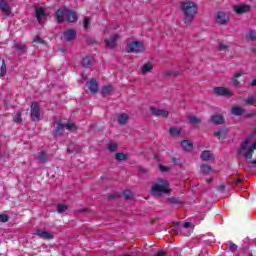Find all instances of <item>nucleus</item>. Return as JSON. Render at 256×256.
Instances as JSON below:
<instances>
[{
  "mask_svg": "<svg viewBox=\"0 0 256 256\" xmlns=\"http://www.w3.org/2000/svg\"><path fill=\"white\" fill-rule=\"evenodd\" d=\"M181 10L185 15L184 23L191 25L195 19V15H197V4L195 2H181Z\"/></svg>",
  "mask_w": 256,
  "mask_h": 256,
  "instance_id": "nucleus-1",
  "label": "nucleus"
},
{
  "mask_svg": "<svg viewBox=\"0 0 256 256\" xmlns=\"http://www.w3.org/2000/svg\"><path fill=\"white\" fill-rule=\"evenodd\" d=\"M163 193L167 195L171 193V189H169V181L160 179L152 186L151 194L154 197H163Z\"/></svg>",
  "mask_w": 256,
  "mask_h": 256,
  "instance_id": "nucleus-2",
  "label": "nucleus"
},
{
  "mask_svg": "<svg viewBox=\"0 0 256 256\" xmlns=\"http://www.w3.org/2000/svg\"><path fill=\"white\" fill-rule=\"evenodd\" d=\"M145 44L141 41H133L127 44L126 53H143Z\"/></svg>",
  "mask_w": 256,
  "mask_h": 256,
  "instance_id": "nucleus-3",
  "label": "nucleus"
},
{
  "mask_svg": "<svg viewBox=\"0 0 256 256\" xmlns=\"http://www.w3.org/2000/svg\"><path fill=\"white\" fill-rule=\"evenodd\" d=\"M30 111V117L32 121L35 123H37V121H41V108L39 107V102H32Z\"/></svg>",
  "mask_w": 256,
  "mask_h": 256,
  "instance_id": "nucleus-4",
  "label": "nucleus"
},
{
  "mask_svg": "<svg viewBox=\"0 0 256 256\" xmlns=\"http://www.w3.org/2000/svg\"><path fill=\"white\" fill-rule=\"evenodd\" d=\"M150 112L152 115H154V117H163L164 119H167V117H169V111L156 108L155 106L150 107Z\"/></svg>",
  "mask_w": 256,
  "mask_h": 256,
  "instance_id": "nucleus-5",
  "label": "nucleus"
},
{
  "mask_svg": "<svg viewBox=\"0 0 256 256\" xmlns=\"http://www.w3.org/2000/svg\"><path fill=\"white\" fill-rule=\"evenodd\" d=\"M255 133L250 134L240 145V148L237 150L238 155H243V152L249 147V143L254 139Z\"/></svg>",
  "mask_w": 256,
  "mask_h": 256,
  "instance_id": "nucleus-6",
  "label": "nucleus"
},
{
  "mask_svg": "<svg viewBox=\"0 0 256 256\" xmlns=\"http://www.w3.org/2000/svg\"><path fill=\"white\" fill-rule=\"evenodd\" d=\"M233 9L237 15H243L244 13H249V11H251V6L249 4H240L233 6Z\"/></svg>",
  "mask_w": 256,
  "mask_h": 256,
  "instance_id": "nucleus-7",
  "label": "nucleus"
},
{
  "mask_svg": "<svg viewBox=\"0 0 256 256\" xmlns=\"http://www.w3.org/2000/svg\"><path fill=\"white\" fill-rule=\"evenodd\" d=\"M117 41H119V34H113L109 39L105 40V45L109 49H115L117 47Z\"/></svg>",
  "mask_w": 256,
  "mask_h": 256,
  "instance_id": "nucleus-8",
  "label": "nucleus"
},
{
  "mask_svg": "<svg viewBox=\"0 0 256 256\" xmlns=\"http://www.w3.org/2000/svg\"><path fill=\"white\" fill-rule=\"evenodd\" d=\"M229 135V129L227 127L220 128L218 131L214 132V137H217L219 141H225Z\"/></svg>",
  "mask_w": 256,
  "mask_h": 256,
  "instance_id": "nucleus-9",
  "label": "nucleus"
},
{
  "mask_svg": "<svg viewBox=\"0 0 256 256\" xmlns=\"http://www.w3.org/2000/svg\"><path fill=\"white\" fill-rule=\"evenodd\" d=\"M229 21V15L227 13L220 11L216 15V22L218 25H227V22Z\"/></svg>",
  "mask_w": 256,
  "mask_h": 256,
  "instance_id": "nucleus-10",
  "label": "nucleus"
},
{
  "mask_svg": "<svg viewBox=\"0 0 256 256\" xmlns=\"http://www.w3.org/2000/svg\"><path fill=\"white\" fill-rule=\"evenodd\" d=\"M47 12H45V9L41 6H36L35 7V16L38 21V23H41V19H46L47 17Z\"/></svg>",
  "mask_w": 256,
  "mask_h": 256,
  "instance_id": "nucleus-11",
  "label": "nucleus"
},
{
  "mask_svg": "<svg viewBox=\"0 0 256 256\" xmlns=\"http://www.w3.org/2000/svg\"><path fill=\"white\" fill-rule=\"evenodd\" d=\"M214 93L215 95H219L222 97H229L230 95H233L229 90V88H225V87H215Z\"/></svg>",
  "mask_w": 256,
  "mask_h": 256,
  "instance_id": "nucleus-12",
  "label": "nucleus"
},
{
  "mask_svg": "<svg viewBox=\"0 0 256 256\" xmlns=\"http://www.w3.org/2000/svg\"><path fill=\"white\" fill-rule=\"evenodd\" d=\"M88 89L92 95H96L99 92V84L95 78L90 79Z\"/></svg>",
  "mask_w": 256,
  "mask_h": 256,
  "instance_id": "nucleus-13",
  "label": "nucleus"
},
{
  "mask_svg": "<svg viewBox=\"0 0 256 256\" xmlns=\"http://www.w3.org/2000/svg\"><path fill=\"white\" fill-rule=\"evenodd\" d=\"M34 235H37L38 237H40V239H47V240H51L54 238L53 233L44 231L42 229H38L35 231Z\"/></svg>",
  "mask_w": 256,
  "mask_h": 256,
  "instance_id": "nucleus-14",
  "label": "nucleus"
},
{
  "mask_svg": "<svg viewBox=\"0 0 256 256\" xmlns=\"http://www.w3.org/2000/svg\"><path fill=\"white\" fill-rule=\"evenodd\" d=\"M65 41H73L77 37V31L75 29H68L63 32Z\"/></svg>",
  "mask_w": 256,
  "mask_h": 256,
  "instance_id": "nucleus-15",
  "label": "nucleus"
},
{
  "mask_svg": "<svg viewBox=\"0 0 256 256\" xmlns=\"http://www.w3.org/2000/svg\"><path fill=\"white\" fill-rule=\"evenodd\" d=\"M56 128L54 130V137H61V135H63V133L65 132V124H63V122H61V120H58L56 122Z\"/></svg>",
  "mask_w": 256,
  "mask_h": 256,
  "instance_id": "nucleus-16",
  "label": "nucleus"
},
{
  "mask_svg": "<svg viewBox=\"0 0 256 256\" xmlns=\"http://www.w3.org/2000/svg\"><path fill=\"white\" fill-rule=\"evenodd\" d=\"M66 19L68 23H76L77 19H79V15L73 10L66 9Z\"/></svg>",
  "mask_w": 256,
  "mask_h": 256,
  "instance_id": "nucleus-17",
  "label": "nucleus"
},
{
  "mask_svg": "<svg viewBox=\"0 0 256 256\" xmlns=\"http://www.w3.org/2000/svg\"><path fill=\"white\" fill-rule=\"evenodd\" d=\"M66 16H67V8L58 9L55 13V18L58 23H63L65 21Z\"/></svg>",
  "mask_w": 256,
  "mask_h": 256,
  "instance_id": "nucleus-18",
  "label": "nucleus"
},
{
  "mask_svg": "<svg viewBox=\"0 0 256 256\" xmlns=\"http://www.w3.org/2000/svg\"><path fill=\"white\" fill-rule=\"evenodd\" d=\"M0 9H1L2 13H5V15L7 17H9V15H11V6L9 5V3L1 0L0 1Z\"/></svg>",
  "mask_w": 256,
  "mask_h": 256,
  "instance_id": "nucleus-19",
  "label": "nucleus"
},
{
  "mask_svg": "<svg viewBox=\"0 0 256 256\" xmlns=\"http://www.w3.org/2000/svg\"><path fill=\"white\" fill-rule=\"evenodd\" d=\"M95 59L91 55H87L82 59V67H85L86 69H89L91 65H93V62Z\"/></svg>",
  "mask_w": 256,
  "mask_h": 256,
  "instance_id": "nucleus-20",
  "label": "nucleus"
},
{
  "mask_svg": "<svg viewBox=\"0 0 256 256\" xmlns=\"http://www.w3.org/2000/svg\"><path fill=\"white\" fill-rule=\"evenodd\" d=\"M181 147L184 151H188V152L193 151V144L189 140H182Z\"/></svg>",
  "mask_w": 256,
  "mask_h": 256,
  "instance_id": "nucleus-21",
  "label": "nucleus"
},
{
  "mask_svg": "<svg viewBox=\"0 0 256 256\" xmlns=\"http://www.w3.org/2000/svg\"><path fill=\"white\" fill-rule=\"evenodd\" d=\"M211 121L214 125H223L225 118L222 115H213L211 117Z\"/></svg>",
  "mask_w": 256,
  "mask_h": 256,
  "instance_id": "nucleus-22",
  "label": "nucleus"
},
{
  "mask_svg": "<svg viewBox=\"0 0 256 256\" xmlns=\"http://www.w3.org/2000/svg\"><path fill=\"white\" fill-rule=\"evenodd\" d=\"M200 159H202V161H211V159H213V154H211V151L205 150L201 153Z\"/></svg>",
  "mask_w": 256,
  "mask_h": 256,
  "instance_id": "nucleus-23",
  "label": "nucleus"
},
{
  "mask_svg": "<svg viewBox=\"0 0 256 256\" xmlns=\"http://www.w3.org/2000/svg\"><path fill=\"white\" fill-rule=\"evenodd\" d=\"M253 153H255V151L249 148L246 152H243V154H239V155H242L244 159H246L247 161H250L251 159H253Z\"/></svg>",
  "mask_w": 256,
  "mask_h": 256,
  "instance_id": "nucleus-24",
  "label": "nucleus"
},
{
  "mask_svg": "<svg viewBox=\"0 0 256 256\" xmlns=\"http://www.w3.org/2000/svg\"><path fill=\"white\" fill-rule=\"evenodd\" d=\"M111 91H113L112 85L104 86L101 89V94L103 95V97H107V95H111Z\"/></svg>",
  "mask_w": 256,
  "mask_h": 256,
  "instance_id": "nucleus-25",
  "label": "nucleus"
},
{
  "mask_svg": "<svg viewBox=\"0 0 256 256\" xmlns=\"http://www.w3.org/2000/svg\"><path fill=\"white\" fill-rule=\"evenodd\" d=\"M243 113H245V110L240 106L232 108V115H235L236 117L243 115Z\"/></svg>",
  "mask_w": 256,
  "mask_h": 256,
  "instance_id": "nucleus-26",
  "label": "nucleus"
},
{
  "mask_svg": "<svg viewBox=\"0 0 256 256\" xmlns=\"http://www.w3.org/2000/svg\"><path fill=\"white\" fill-rule=\"evenodd\" d=\"M127 121H129V115L123 113L118 117L119 125H127Z\"/></svg>",
  "mask_w": 256,
  "mask_h": 256,
  "instance_id": "nucleus-27",
  "label": "nucleus"
},
{
  "mask_svg": "<svg viewBox=\"0 0 256 256\" xmlns=\"http://www.w3.org/2000/svg\"><path fill=\"white\" fill-rule=\"evenodd\" d=\"M116 161H127L129 159V155L123 153V152H118L115 155Z\"/></svg>",
  "mask_w": 256,
  "mask_h": 256,
  "instance_id": "nucleus-28",
  "label": "nucleus"
},
{
  "mask_svg": "<svg viewBox=\"0 0 256 256\" xmlns=\"http://www.w3.org/2000/svg\"><path fill=\"white\" fill-rule=\"evenodd\" d=\"M150 71H153V64L151 63L144 64L142 67V73L144 75H147V73H149Z\"/></svg>",
  "mask_w": 256,
  "mask_h": 256,
  "instance_id": "nucleus-29",
  "label": "nucleus"
},
{
  "mask_svg": "<svg viewBox=\"0 0 256 256\" xmlns=\"http://www.w3.org/2000/svg\"><path fill=\"white\" fill-rule=\"evenodd\" d=\"M246 39L248 41H256V31L255 30H250L247 34H246Z\"/></svg>",
  "mask_w": 256,
  "mask_h": 256,
  "instance_id": "nucleus-30",
  "label": "nucleus"
},
{
  "mask_svg": "<svg viewBox=\"0 0 256 256\" xmlns=\"http://www.w3.org/2000/svg\"><path fill=\"white\" fill-rule=\"evenodd\" d=\"M239 77H243V73H236L234 75V77L232 78V82L234 83L235 87H239V85H241V82H239Z\"/></svg>",
  "mask_w": 256,
  "mask_h": 256,
  "instance_id": "nucleus-31",
  "label": "nucleus"
},
{
  "mask_svg": "<svg viewBox=\"0 0 256 256\" xmlns=\"http://www.w3.org/2000/svg\"><path fill=\"white\" fill-rule=\"evenodd\" d=\"M118 148L119 145H117V143L114 142H110L107 146L108 151H110L111 153H115V151H117Z\"/></svg>",
  "mask_w": 256,
  "mask_h": 256,
  "instance_id": "nucleus-32",
  "label": "nucleus"
},
{
  "mask_svg": "<svg viewBox=\"0 0 256 256\" xmlns=\"http://www.w3.org/2000/svg\"><path fill=\"white\" fill-rule=\"evenodd\" d=\"M5 75H7V64H5V60H3L0 67V77H5Z\"/></svg>",
  "mask_w": 256,
  "mask_h": 256,
  "instance_id": "nucleus-33",
  "label": "nucleus"
},
{
  "mask_svg": "<svg viewBox=\"0 0 256 256\" xmlns=\"http://www.w3.org/2000/svg\"><path fill=\"white\" fill-rule=\"evenodd\" d=\"M38 159L40 163H47V152L45 151L40 152L38 155Z\"/></svg>",
  "mask_w": 256,
  "mask_h": 256,
  "instance_id": "nucleus-34",
  "label": "nucleus"
},
{
  "mask_svg": "<svg viewBox=\"0 0 256 256\" xmlns=\"http://www.w3.org/2000/svg\"><path fill=\"white\" fill-rule=\"evenodd\" d=\"M67 209H69V206H67L66 204H58L57 205V212L58 213H65L67 211Z\"/></svg>",
  "mask_w": 256,
  "mask_h": 256,
  "instance_id": "nucleus-35",
  "label": "nucleus"
},
{
  "mask_svg": "<svg viewBox=\"0 0 256 256\" xmlns=\"http://www.w3.org/2000/svg\"><path fill=\"white\" fill-rule=\"evenodd\" d=\"M169 133L170 135L177 136V135H181V130L176 127H172L170 128Z\"/></svg>",
  "mask_w": 256,
  "mask_h": 256,
  "instance_id": "nucleus-36",
  "label": "nucleus"
},
{
  "mask_svg": "<svg viewBox=\"0 0 256 256\" xmlns=\"http://www.w3.org/2000/svg\"><path fill=\"white\" fill-rule=\"evenodd\" d=\"M165 76L166 77H171V76L179 77V71L168 70V71H166Z\"/></svg>",
  "mask_w": 256,
  "mask_h": 256,
  "instance_id": "nucleus-37",
  "label": "nucleus"
},
{
  "mask_svg": "<svg viewBox=\"0 0 256 256\" xmlns=\"http://www.w3.org/2000/svg\"><path fill=\"white\" fill-rule=\"evenodd\" d=\"M201 171H202V173H204V175H207V173H209V171H211V166H209L207 164H202Z\"/></svg>",
  "mask_w": 256,
  "mask_h": 256,
  "instance_id": "nucleus-38",
  "label": "nucleus"
},
{
  "mask_svg": "<svg viewBox=\"0 0 256 256\" xmlns=\"http://www.w3.org/2000/svg\"><path fill=\"white\" fill-rule=\"evenodd\" d=\"M168 202L171 203V205H181L182 204V202H180V200L175 197L168 198Z\"/></svg>",
  "mask_w": 256,
  "mask_h": 256,
  "instance_id": "nucleus-39",
  "label": "nucleus"
},
{
  "mask_svg": "<svg viewBox=\"0 0 256 256\" xmlns=\"http://www.w3.org/2000/svg\"><path fill=\"white\" fill-rule=\"evenodd\" d=\"M14 123H22L23 118H21V112H17L13 118Z\"/></svg>",
  "mask_w": 256,
  "mask_h": 256,
  "instance_id": "nucleus-40",
  "label": "nucleus"
},
{
  "mask_svg": "<svg viewBox=\"0 0 256 256\" xmlns=\"http://www.w3.org/2000/svg\"><path fill=\"white\" fill-rule=\"evenodd\" d=\"M123 195L125 197V199H133V192H131L130 190H125L123 192Z\"/></svg>",
  "mask_w": 256,
  "mask_h": 256,
  "instance_id": "nucleus-41",
  "label": "nucleus"
},
{
  "mask_svg": "<svg viewBox=\"0 0 256 256\" xmlns=\"http://www.w3.org/2000/svg\"><path fill=\"white\" fill-rule=\"evenodd\" d=\"M14 49H16L17 51H23L24 49H27V46L21 43H17L14 45Z\"/></svg>",
  "mask_w": 256,
  "mask_h": 256,
  "instance_id": "nucleus-42",
  "label": "nucleus"
},
{
  "mask_svg": "<svg viewBox=\"0 0 256 256\" xmlns=\"http://www.w3.org/2000/svg\"><path fill=\"white\" fill-rule=\"evenodd\" d=\"M190 123H191V125H199V123H201V120L197 117H191Z\"/></svg>",
  "mask_w": 256,
  "mask_h": 256,
  "instance_id": "nucleus-43",
  "label": "nucleus"
},
{
  "mask_svg": "<svg viewBox=\"0 0 256 256\" xmlns=\"http://www.w3.org/2000/svg\"><path fill=\"white\" fill-rule=\"evenodd\" d=\"M86 43L87 45H95L97 44V40H95V38L86 37Z\"/></svg>",
  "mask_w": 256,
  "mask_h": 256,
  "instance_id": "nucleus-44",
  "label": "nucleus"
},
{
  "mask_svg": "<svg viewBox=\"0 0 256 256\" xmlns=\"http://www.w3.org/2000/svg\"><path fill=\"white\" fill-rule=\"evenodd\" d=\"M9 221V216L7 214H0V223H7Z\"/></svg>",
  "mask_w": 256,
  "mask_h": 256,
  "instance_id": "nucleus-45",
  "label": "nucleus"
},
{
  "mask_svg": "<svg viewBox=\"0 0 256 256\" xmlns=\"http://www.w3.org/2000/svg\"><path fill=\"white\" fill-rule=\"evenodd\" d=\"M66 129H68V131H71L73 129H77V125H75V123H69V124H64Z\"/></svg>",
  "mask_w": 256,
  "mask_h": 256,
  "instance_id": "nucleus-46",
  "label": "nucleus"
},
{
  "mask_svg": "<svg viewBox=\"0 0 256 256\" xmlns=\"http://www.w3.org/2000/svg\"><path fill=\"white\" fill-rule=\"evenodd\" d=\"M158 167L162 173H167V171H169V167L164 166L163 164H158Z\"/></svg>",
  "mask_w": 256,
  "mask_h": 256,
  "instance_id": "nucleus-47",
  "label": "nucleus"
},
{
  "mask_svg": "<svg viewBox=\"0 0 256 256\" xmlns=\"http://www.w3.org/2000/svg\"><path fill=\"white\" fill-rule=\"evenodd\" d=\"M230 251L232 253H235V251H237V245L233 242L230 243Z\"/></svg>",
  "mask_w": 256,
  "mask_h": 256,
  "instance_id": "nucleus-48",
  "label": "nucleus"
},
{
  "mask_svg": "<svg viewBox=\"0 0 256 256\" xmlns=\"http://www.w3.org/2000/svg\"><path fill=\"white\" fill-rule=\"evenodd\" d=\"M34 43H40V44H43V43H45V40H43L41 37H39V36H36L35 38H34Z\"/></svg>",
  "mask_w": 256,
  "mask_h": 256,
  "instance_id": "nucleus-49",
  "label": "nucleus"
},
{
  "mask_svg": "<svg viewBox=\"0 0 256 256\" xmlns=\"http://www.w3.org/2000/svg\"><path fill=\"white\" fill-rule=\"evenodd\" d=\"M108 199H119V193L108 194Z\"/></svg>",
  "mask_w": 256,
  "mask_h": 256,
  "instance_id": "nucleus-50",
  "label": "nucleus"
},
{
  "mask_svg": "<svg viewBox=\"0 0 256 256\" xmlns=\"http://www.w3.org/2000/svg\"><path fill=\"white\" fill-rule=\"evenodd\" d=\"M89 17L84 18V29H89Z\"/></svg>",
  "mask_w": 256,
  "mask_h": 256,
  "instance_id": "nucleus-51",
  "label": "nucleus"
},
{
  "mask_svg": "<svg viewBox=\"0 0 256 256\" xmlns=\"http://www.w3.org/2000/svg\"><path fill=\"white\" fill-rule=\"evenodd\" d=\"M228 46L226 44L220 43L219 51H227Z\"/></svg>",
  "mask_w": 256,
  "mask_h": 256,
  "instance_id": "nucleus-52",
  "label": "nucleus"
},
{
  "mask_svg": "<svg viewBox=\"0 0 256 256\" xmlns=\"http://www.w3.org/2000/svg\"><path fill=\"white\" fill-rule=\"evenodd\" d=\"M67 153H68L69 155H75V150H73V148L69 147V148L67 149Z\"/></svg>",
  "mask_w": 256,
  "mask_h": 256,
  "instance_id": "nucleus-53",
  "label": "nucleus"
},
{
  "mask_svg": "<svg viewBox=\"0 0 256 256\" xmlns=\"http://www.w3.org/2000/svg\"><path fill=\"white\" fill-rule=\"evenodd\" d=\"M183 227H184V229H189V227H191V222H185L183 224Z\"/></svg>",
  "mask_w": 256,
  "mask_h": 256,
  "instance_id": "nucleus-54",
  "label": "nucleus"
},
{
  "mask_svg": "<svg viewBox=\"0 0 256 256\" xmlns=\"http://www.w3.org/2000/svg\"><path fill=\"white\" fill-rule=\"evenodd\" d=\"M247 163L248 165H256V158L254 160H248Z\"/></svg>",
  "mask_w": 256,
  "mask_h": 256,
  "instance_id": "nucleus-55",
  "label": "nucleus"
},
{
  "mask_svg": "<svg viewBox=\"0 0 256 256\" xmlns=\"http://www.w3.org/2000/svg\"><path fill=\"white\" fill-rule=\"evenodd\" d=\"M138 171H139L140 173H143V174L147 173V169H145V168H143V167H139Z\"/></svg>",
  "mask_w": 256,
  "mask_h": 256,
  "instance_id": "nucleus-56",
  "label": "nucleus"
},
{
  "mask_svg": "<svg viewBox=\"0 0 256 256\" xmlns=\"http://www.w3.org/2000/svg\"><path fill=\"white\" fill-rule=\"evenodd\" d=\"M172 163H174V165H179V159L178 158H172Z\"/></svg>",
  "mask_w": 256,
  "mask_h": 256,
  "instance_id": "nucleus-57",
  "label": "nucleus"
},
{
  "mask_svg": "<svg viewBox=\"0 0 256 256\" xmlns=\"http://www.w3.org/2000/svg\"><path fill=\"white\" fill-rule=\"evenodd\" d=\"M250 149H252V151L256 150V142L252 143V145L250 146Z\"/></svg>",
  "mask_w": 256,
  "mask_h": 256,
  "instance_id": "nucleus-58",
  "label": "nucleus"
},
{
  "mask_svg": "<svg viewBox=\"0 0 256 256\" xmlns=\"http://www.w3.org/2000/svg\"><path fill=\"white\" fill-rule=\"evenodd\" d=\"M250 85H251V87H256V79L252 80Z\"/></svg>",
  "mask_w": 256,
  "mask_h": 256,
  "instance_id": "nucleus-59",
  "label": "nucleus"
},
{
  "mask_svg": "<svg viewBox=\"0 0 256 256\" xmlns=\"http://www.w3.org/2000/svg\"><path fill=\"white\" fill-rule=\"evenodd\" d=\"M59 51H61V53H67V50L64 47H60Z\"/></svg>",
  "mask_w": 256,
  "mask_h": 256,
  "instance_id": "nucleus-60",
  "label": "nucleus"
},
{
  "mask_svg": "<svg viewBox=\"0 0 256 256\" xmlns=\"http://www.w3.org/2000/svg\"><path fill=\"white\" fill-rule=\"evenodd\" d=\"M246 103H248V104L253 103V98H248V99L246 100Z\"/></svg>",
  "mask_w": 256,
  "mask_h": 256,
  "instance_id": "nucleus-61",
  "label": "nucleus"
},
{
  "mask_svg": "<svg viewBox=\"0 0 256 256\" xmlns=\"http://www.w3.org/2000/svg\"><path fill=\"white\" fill-rule=\"evenodd\" d=\"M250 51H251L252 53H256V48H251Z\"/></svg>",
  "mask_w": 256,
  "mask_h": 256,
  "instance_id": "nucleus-62",
  "label": "nucleus"
},
{
  "mask_svg": "<svg viewBox=\"0 0 256 256\" xmlns=\"http://www.w3.org/2000/svg\"><path fill=\"white\" fill-rule=\"evenodd\" d=\"M206 181H207V183H211V181H213V179L210 178V179H207Z\"/></svg>",
  "mask_w": 256,
  "mask_h": 256,
  "instance_id": "nucleus-63",
  "label": "nucleus"
},
{
  "mask_svg": "<svg viewBox=\"0 0 256 256\" xmlns=\"http://www.w3.org/2000/svg\"><path fill=\"white\" fill-rule=\"evenodd\" d=\"M84 211H85V209L78 210L79 213H83Z\"/></svg>",
  "mask_w": 256,
  "mask_h": 256,
  "instance_id": "nucleus-64",
  "label": "nucleus"
}]
</instances>
